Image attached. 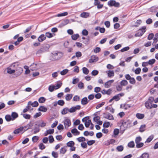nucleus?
Returning <instances> with one entry per match:
<instances>
[{"label": "nucleus", "mask_w": 158, "mask_h": 158, "mask_svg": "<svg viewBox=\"0 0 158 158\" xmlns=\"http://www.w3.org/2000/svg\"><path fill=\"white\" fill-rule=\"evenodd\" d=\"M49 45H46L43 47L40 48L36 52L37 55H40L43 52L48 51L49 48Z\"/></svg>", "instance_id": "nucleus-1"}, {"label": "nucleus", "mask_w": 158, "mask_h": 158, "mask_svg": "<svg viewBox=\"0 0 158 158\" xmlns=\"http://www.w3.org/2000/svg\"><path fill=\"white\" fill-rule=\"evenodd\" d=\"M107 4L110 7L114 6L115 7H118L120 6V3L118 2H116L114 0H110L108 2Z\"/></svg>", "instance_id": "nucleus-2"}, {"label": "nucleus", "mask_w": 158, "mask_h": 158, "mask_svg": "<svg viewBox=\"0 0 158 158\" xmlns=\"http://www.w3.org/2000/svg\"><path fill=\"white\" fill-rule=\"evenodd\" d=\"M81 106L80 105H77L75 106H73L69 109V112L72 113L75 112L77 110L80 109Z\"/></svg>", "instance_id": "nucleus-3"}, {"label": "nucleus", "mask_w": 158, "mask_h": 158, "mask_svg": "<svg viewBox=\"0 0 158 158\" xmlns=\"http://www.w3.org/2000/svg\"><path fill=\"white\" fill-rule=\"evenodd\" d=\"M142 29L144 30V31L142 32H140V31H139L137 33L135 34V37L141 36L146 31V27H142L141 28V30Z\"/></svg>", "instance_id": "nucleus-4"}, {"label": "nucleus", "mask_w": 158, "mask_h": 158, "mask_svg": "<svg viewBox=\"0 0 158 158\" xmlns=\"http://www.w3.org/2000/svg\"><path fill=\"white\" fill-rule=\"evenodd\" d=\"M15 70L16 72V74L17 76L20 75L23 71V68L18 66L16 67V69Z\"/></svg>", "instance_id": "nucleus-5"}, {"label": "nucleus", "mask_w": 158, "mask_h": 158, "mask_svg": "<svg viewBox=\"0 0 158 158\" xmlns=\"http://www.w3.org/2000/svg\"><path fill=\"white\" fill-rule=\"evenodd\" d=\"M103 117L105 118H106L109 120H113L114 119V118L112 115L110 113L107 114L104 113Z\"/></svg>", "instance_id": "nucleus-6"}, {"label": "nucleus", "mask_w": 158, "mask_h": 158, "mask_svg": "<svg viewBox=\"0 0 158 158\" xmlns=\"http://www.w3.org/2000/svg\"><path fill=\"white\" fill-rule=\"evenodd\" d=\"M64 125L65 128H68L71 125V121L69 119H66L64 121Z\"/></svg>", "instance_id": "nucleus-7"}, {"label": "nucleus", "mask_w": 158, "mask_h": 158, "mask_svg": "<svg viewBox=\"0 0 158 158\" xmlns=\"http://www.w3.org/2000/svg\"><path fill=\"white\" fill-rule=\"evenodd\" d=\"M46 37L44 34L41 35L38 38V40L40 42H41L45 40Z\"/></svg>", "instance_id": "nucleus-8"}, {"label": "nucleus", "mask_w": 158, "mask_h": 158, "mask_svg": "<svg viewBox=\"0 0 158 158\" xmlns=\"http://www.w3.org/2000/svg\"><path fill=\"white\" fill-rule=\"evenodd\" d=\"M28 105H31L33 107H36L39 105V103L36 101H35L33 102H32L31 101H29L28 103Z\"/></svg>", "instance_id": "nucleus-9"}, {"label": "nucleus", "mask_w": 158, "mask_h": 158, "mask_svg": "<svg viewBox=\"0 0 158 158\" xmlns=\"http://www.w3.org/2000/svg\"><path fill=\"white\" fill-rule=\"evenodd\" d=\"M33 125V124L31 123V122L27 124L26 126H24L23 127V129L24 131H25L31 128Z\"/></svg>", "instance_id": "nucleus-10"}, {"label": "nucleus", "mask_w": 158, "mask_h": 158, "mask_svg": "<svg viewBox=\"0 0 158 158\" xmlns=\"http://www.w3.org/2000/svg\"><path fill=\"white\" fill-rule=\"evenodd\" d=\"M114 81V80H113L108 81L105 83V87L106 88L110 87L111 84Z\"/></svg>", "instance_id": "nucleus-11"}, {"label": "nucleus", "mask_w": 158, "mask_h": 158, "mask_svg": "<svg viewBox=\"0 0 158 158\" xmlns=\"http://www.w3.org/2000/svg\"><path fill=\"white\" fill-rule=\"evenodd\" d=\"M23 129V127H21L15 130L13 132L15 134H17L22 131Z\"/></svg>", "instance_id": "nucleus-12"}, {"label": "nucleus", "mask_w": 158, "mask_h": 158, "mask_svg": "<svg viewBox=\"0 0 158 158\" xmlns=\"http://www.w3.org/2000/svg\"><path fill=\"white\" fill-rule=\"evenodd\" d=\"M56 83V84L54 85L55 87V89H57L60 88L62 85V82L60 81H57Z\"/></svg>", "instance_id": "nucleus-13"}, {"label": "nucleus", "mask_w": 158, "mask_h": 158, "mask_svg": "<svg viewBox=\"0 0 158 158\" xmlns=\"http://www.w3.org/2000/svg\"><path fill=\"white\" fill-rule=\"evenodd\" d=\"M12 120L13 121L18 117V114L15 112H12L11 114Z\"/></svg>", "instance_id": "nucleus-14"}, {"label": "nucleus", "mask_w": 158, "mask_h": 158, "mask_svg": "<svg viewBox=\"0 0 158 158\" xmlns=\"http://www.w3.org/2000/svg\"><path fill=\"white\" fill-rule=\"evenodd\" d=\"M39 111L43 112H46L47 110V109L46 107L43 106H40L38 109Z\"/></svg>", "instance_id": "nucleus-15"}, {"label": "nucleus", "mask_w": 158, "mask_h": 158, "mask_svg": "<svg viewBox=\"0 0 158 158\" xmlns=\"http://www.w3.org/2000/svg\"><path fill=\"white\" fill-rule=\"evenodd\" d=\"M88 103V99L86 97H84L81 99V103L82 105H86Z\"/></svg>", "instance_id": "nucleus-16"}, {"label": "nucleus", "mask_w": 158, "mask_h": 158, "mask_svg": "<svg viewBox=\"0 0 158 158\" xmlns=\"http://www.w3.org/2000/svg\"><path fill=\"white\" fill-rule=\"evenodd\" d=\"M106 73L108 74V76L109 77H113L114 76V73L113 71H107Z\"/></svg>", "instance_id": "nucleus-17"}, {"label": "nucleus", "mask_w": 158, "mask_h": 158, "mask_svg": "<svg viewBox=\"0 0 158 158\" xmlns=\"http://www.w3.org/2000/svg\"><path fill=\"white\" fill-rule=\"evenodd\" d=\"M71 132L75 135H78L80 134V132L77 131L76 128H74L72 130Z\"/></svg>", "instance_id": "nucleus-18"}, {"label": "nucleus", "mask_w": 158, "mask_h": 158, "mask_svg": "<svg viewBox=\"0 0 158 158\" xmlns=\"http://www.w3.org/2000/svg\"><path fill=\"white\" fill-rule=\"evenodd\" d=\"M35 127L34 129V134H36L40 131V129H39L40 125H37V124H35Z\"/></svg>", "instance_id": "nucleus-19"}, {"label": "nucleus", "mask_w": 158, "mask_h": 158, "mask_svg": "<svg viewBox=\"0 0 158 158\" xmlns=\"http://www.w3.org/2000/svg\"><path fill=\"white\" fill-rule=\"evenodd\" d=\"M68 112H69V109L68 107H65L61 111V114L64 115L68 113Z\"/></svg>", "instance_id": "nucleus-20"}, {"label": "nucleus", "mask_w": 158, "mask_h": 158, "mask_svg": "<svg viewBox=\"0 0 158 158\" xmlns=\"http://www.w3.org/2000/svg\"><path fill=\"white\" fill-rule=\"evenodd\" d=\"M98 60V58L94 56H92L91 58L89 60V62L90 63H93L95 61H97Z\"/></svg>", "instance_id": "nucleus-21"}, {"label": "nucleus", "mask_w": 158, "mask_h": 158, "mask_svg": "<svg viewBox=\"0 0 158 158\" xmlns=\"http://www.w3.org/2000/svg\"><path fill=\"white\" fill-rule=\"evenodd\" d=\"M7 73H8L11 74L14 73L15 72V69H12L11 68L8 67L7 68Z\"/></svg>", "instance_id": "nucleus-22"}, {"label": "nucleus", "mask_w": 158, "mask_h": 158, "mask_svg": "<svg viewBox=\"0 0 158 158\" xmlns=\"http://www.w3.org/2000/svg\"><path fill=\"white\" fill-rule=\"evenodd\" d=\"M111 90L109 89L107 90L103 89L102 91H101V92L103 94H107L109 95L111 93Z\"/></svg>", "instance_id": "nucleus-23"}, {"label": "nucleus", "mask_w": 158, "mask_h": 158, "mask_svg": "<svg viewBox=\"0 0 158 158\" xmlns=\"http://www.w3.org/2000/svg\"><path fill=\"white\" fill-rule=\"evenodd\" d=\"M55 34L53 33V34L49 32H47L45 33V36L48 38H51L55 35Z\"/></svg>", "instance_id": "nucleus-24"}, {"label": "nucleus", "mask_w": 158, "mask_h": 158, "mask_svg": "<svg viewBox=\"0 0 158 158\" xmlns=\"http://www.w3.org/2000/svg\"><path fill=\"white\" fill-rule=\"evenodd\" d=\"M73 96L72 94H67L65 97V99L67 101L70 100L72 99Z\"/></svg>", "instance_id": "nucleus-25"}, {"label": "nucleus", "mask_w": 158, "mask_h": 158, "mask_svg": "<svg viewBox=\"0 0 158 158\" xmlns=\"http://www.w3.org/2000/svg\"><path fill=\"white\" fill-rule=\"evenodd\" d=\"M137 118L139 119H143L144 117V115L143 114L138 113L136 114Z\"/></svg>", "instance_id": "nucleus-26"}, {"label": "nucleus", "mask_w": 158, "mask_h": 158, "mask_svg": "<svg viewBox=\"0 0 158 158\" xmlns=\"http://www.w3.org/2000/svg\"><path fill=\"white\" fill-rule=\"evenodd\" d=\"M75 143L73 141H70L68 142L67 144V146L69 147H72L74 145Z\"/></svg>", "instance_id": "nucleus-27"}, {"label": "nucleus", "mask_w": 158, "mask_h": 158, "mask_svg": "<svg viewBox=\"0 0 158 158\" xmlns=\"http://www.w3.org/2000/svg\"><path fill=\"white\" fill-rule=\"evenodd\" d=\"M79 35L78 34L73 35L71 36V38L72 40H76L79 37Z\"/></svg>", "instance_id": "nucleus-28"}, {"label": "nucleus", "mask_w": 158, "mask_h": 158, "mask_svg": "<svg viewBox=\"0 0 158 158\" xmlns=\"http://www.w3.org/2000/svg\"><path fill=\"white\" fill-rule=\"evenodd\" d=\"M37 64H36L33 63L32 64L30 65L31 69L32 71L36 70L37 69L36 67Z\"/></svg>", "instance_id": "nucleus-29"}, {"label": "nucleus", "mask_w": 158, "mask_h": 158, "mask_svg": "<svg viewBox=\"0 0 158 158\" xmlns=\"http://www.w3.org/2000/svg\"><path fill=\"white\" fill-rule=\"evenodd\" d=\"M89 14L87 12H83L81 14V16L85 18H87L89 16Z\"/></svg>", "instance_id": "nucleus-30"}, {"label": "nucleus", "mask_w": 158, "mask_h": 158, "mask_svg": "<svg viewBox=\"0 0 158 158\" xmlns=\"http://www.w3.org/2000/svg\"><path fill=\"white\" fill-rule=\"evenodd\" d=\"M145 125H141L139 128V131L140 132H143L145 130L146 128Z\"/></svg>", "instance_id": "nucleus-31"}, {"label": "nucleus", "mask_w": 158, "mask_h": 158, "mask_svg": "<svg viewBox=\"0 0 158 158\" xmlns=\"http://www.w3.org/2000/svg\"><path fill=\"white\" fill-rule=\"evenodd\" d=\"M128 84L127 81L125 80H124L121 81L120 84L122 86H126Z\"/></svg>", "instance_id": "nucleus-32"}, {"label": "nucleus", "mask_w": 158, "mask_h": 158, "mask_svg": "<svg viewBox=\"0 0 158 158\" xmlns=\"http://www.w3.org/2000/svg\"><path fill=\"white\" fill-rule=\"evenodd\" d=\"M69 19H66L64 20L62 23H61V25L62 26H64L69 23Z\"/></svg>", "instance_id": "nucleus-33"}, {"label": "nucleus", "mask_w": 158, "mask_h": 158, "mask_svg": "<svg viewBox=\"0 0 158 158\" xmlns=\"http://www.w3.org/2000/svg\"><path fill=\"white\" fill-rule=\"evenodd\" d=\"M82 71L83 73L86 74L87 75L89 73V70L86 67H84L82 68Z\"/></svg>", "instance_id": "nucleus-34"}, {"label": "nucleus", "mask_w": 158, "mask_h": 158, "mask_svg": "<svg viewBox=\"0 0 158 158\" xmlns=\"http://www.w3.org/2000/svg\"><path fill=\"white\" fill-rule=\"evenodd\" d=\"M128 147L130 148H134L135 146V143L133 141H131L129 142L127 144Z\"/></svg>", "instance_id": "nucleus-35"}, {"label": "nucleus", "mask_w": 158, "mask_h": 158, "mask_svg": "<svg viewBox=\"0 0 158 158\" xmlns=\"http://www.w3.org/2000/svg\"><path fill=\"white\" fill-rule=\"evenodd\" d=\"M153 138L154 135H152L148 138L147 139L145 142L149 143L152 140Z\"/></svg>", "instance_id": "nucleus-36"}, {"label": "nucleus", "mask_w": 158, "mask_h": 158, "mask_svg": "<svg viewBox=\"0 0 158 158\" xmlns=\"http://www.w3.org/2000/svg\"><path fill=\"white\" fill-rule=\"evenodd\" d=\"M124 149V147L122 145H120L116 147V149L118 152L122 151Z\"/></svg>", "instance_id": "nucleus-37"}, {"label": "nucleus", "mask_w": 158, "mask_h": 158, "mask_svg": "<svg viewBox=\"0 0 158 158\" xmlns=\"http://www.w3.org/2000/svg\"><path fill=\"white\" fill-rule=\"evenodd\" d=\"M91 123V120L90 119L88 120V121H86L85 123V127H88Z\"/></svg>", "instance_id": "nucleus-38"}, {"label": "nucleus", "mask_w": 158, "mask_h": 158, "mask_svg": "<svg viewBox=\"0 0 158 158\" xmlns=\"http://www.w3.org/2000/svg\"><path fill=\"white\" fill-rule=\"evenodd\" d=\"M5 118L7 122L10 121L12 120V118L11 116L10 115H6L5 117Z\"/></svg>", "instance_id": "nucleus-39"}, {"label": "nucleus", "mask_w": 158, "mask_h": 158, "mask_svg": "<svg viewBox=\"0 0 158 158\" xmlns=\"http://www.w3.org/2000/svg\"><path fill=\"white\" fill-rule=\"evenodd\" d=\"M46 100L44 97H41L39 99L38 101L40 103H42L44 102Z\"/></svg>", "instance_id": "nucleus-40"}, {"label": "nucleus", "mask_w": 158, "mask_h": 158, "mask_svg": "<svg viewBox=\"0 0 158 158\" xmlns=\"http://www.w3.org/2000/svg\"><path fill=\"white\" fill-rule=\"evenodd\" d=\"M66 147H63L60 150V154H64L66 152L67 150L65 148Z\"/></svg>", "instance_id": "nucleus-41"}, {"label": "nucleus", "mask_w": 158, "mask_h": 158, "mask_svg": "<svg viewBox=\"0 0 158 158\" xmlns=\"http://www.w3.org/2000/svg\"><path fill=\"white\" fill-rule=\"evenodd\" d=\"M149 157V155L148 154L146 153L143 154L140 157V158H148Z\"/></svg>", "instance_id": "nucleus-42"}, {"label": "nucleus", "mask_w": 158, "mask_h": 158, "mask_svg": "<svg viewBox=\"0 0 158 158\" xmlns=\"http://www.w3.org/2000/svg\"><path fill=\"white\" fill-rule=\"evenodd\" d=\"M21 115H23V117L25 119H30L31 118V115L28 114H21Z\"/></svg>", "instance_id": "nucleus-43"}, {"label": "nucleus", "mask_w": 158, "mask_h": 158, "mask_svg": "<svg viewBox=\"0 0 158 158\" xmlns=\"http://www.w3.org/2000/svg\"><path fill=\"white\" fill-rule=\"evenodd\" d=\"M79 142H84L85 141V138L83 137H79L77 139Z\"/></svg>", "instance_id": "nucleus-44"}, {"label": "nucleus", "mask_w": 158, "mask_h": 158, "mask_svg": "<svg viewBox=\"0 0 158 158\" xmlns=\"http://www.w3.org/2000/svg\"><path fill=\"white\" fill-rule=\"evenodd\" d=\"M64 103L65 102L64 101L62 100H60L57 102V104L61 106H63L64 105Z\"/></svg>", "instance_id": "nucleus-45"}, {"label": "nucleus", "mask_w": 158, "mask_h": 158, "mask_svg": "<svg viewBox=\"0 0 158 158\" xmlns=\"http://www.w3.org/2000/svg\"><path fill=\"white\" fill-rule=\"evenodd\" d=\"M150 103L148 101H146L145 103V106L147 109H150L152 108V107L150 105Z\"/></svg>", "instance_id": "nucleus-46"}, {"label": "nucleus", "mask_w": 158, "mask_h": 158, "mask_svg": "<svg viewBox=\"0 0 158 158\" xmlns=\"http://www.w3.org/2000/svg\"><path fill=\"white\" fill-rule=\"evenodd\" d=\"M142 140V138L140 136L137 137L135 139V143L136 144L139 143Z\"/></svg>", "instance_id": "nucleus-47"}, {"label": "nucleus", "mask_w": 158, "mask_h": 158, "mask_svg": "<svg viewBox=\"0 0 158 158\" xmlns=\"http://www.w3.org/2000/svg\"><path fill=\"white\" fill-rule=\"evenodd\" d=\"M31 106L30 105H28L27 104V106L26 107L24 108L23 111V112L24 113L27 111L29 110L31 108Z\"/></svg>", "instance_id": "nucleus-48"}, {"label": "nucleus", "mask_w": 158, "mask_h": 158, "mask_svg": "<svg viewBox=\"0 0 158 158\" xmlns=\"http://www.w3.org/2000/svg\"><path fill=\"white\" fill-rule=\"evenodd\" d=\"M69 70L68 69H65L63 70L60 72L62 75H64L66 74L68 72Z\"/></svg>", "instance_id": "nucleus-49"}, {"label": "nucleus", "mask_w": 158, "mask_h": 158, "mask_svg": "<svg viewBox=\"0 0 158 158\" xmlns=\"http://www.w3.org/2000/svg\"><path fill=\"white\" fill-rule=\"evenodd\" d=\"M52 155L53 157L55 158H57L58 156V153L54 151L52 152Z\"/></svg>", "instance_id": "nucleus-50"}, {"label": "nucleus", "mask_w": 158, "mask_h": 158, "mask_svg": "<svg viewBox=\"0 0 158 158\" xmlns=\"http://www.w3.org/2000/svg\"><path fill=\"white\" fill-rule=\"evenodd\" d=\"M78 87L80 89H82L84 88V84L81 82H79L78 84Z\"/></svg>", "instance_id": "nucleus-51"}, {"label": "nucleus", "mask_w": 158, "mask_h": 158, "mask_svg": "<svg viewBox=\"0 0 158 158\" xmlns=\"http://www.w3.org/2000/svg\"><path fill=\"white\" fill-rule=\"evenodd\" d=\"M95 141L94 140H90L87 141V144L88 145L90 146L95 143Z\"/></svg>", "instance_id": "nucleus-52"}, {"label": "nucleus", "mask_w": 158, "mask_h": 158, "mask_svg": "<svg viewBox=\"0 0 158 158\" xmlns=\"http://www.w3.org/2000/svg\"><path fill=\"white\" fill-rule=\"evenodd\" d=\"M54 89H55V87L54 85H50L49 86L48 90L50 92H53Z\"/></svg>", "instance_id": "nucleus-53"}, {"label": "nucleus", "mask_w": 158, "mask_h": 158, "mask_svg": "<svg viewBox=\"0 0 158 158\" xmlns=\"http://www.w3.org/2000/svg\"><path fill=\"white\" fill-rule=\"evenodd\" d=\"M110 124V123L108 122H105L103 124V126L104 127L107 128L109 126Z\"/></svg>", "instance_id": "nucleus-54"}, {"label": "nucleus", "mask_w": 158, "mask_h": 158, "mask_svg": "<svg viewBox=\"0 0 158 158\" xmlns=\"http://www.w3.org/2000/svg\"><path fill=\"white\" fill-rule=\"evenodd\" d=\"M141 69L140 68H136L135 71V73L136 74H139L141 72Z\"/></svg>", "instance_id": "nucleus-55"}, {"label": "nucleus", "mask_w": 158, "mask_h": 158, "mask_svg": "<svg viewBox=\"0 0 158 158\" xmlns=\"http://www.w3.org/2000/svg\"><path fill=\"white\" fill-rule=\"evenodd\" d=\"M156 61V60L154 59H152L151 60H150L148 62V64L150 65H152L154 64Z\"/></svg>", "instance_id": "nucleus-56"}, {"label": "nucleus", "mask_w": 158, "mask_h": 158, "mask_svg": "<svg viewBox=\"0 0 158 158\" xmlns=\"http://www.w3.org/2000/svg\"><path fill=\"white\" fill-rule=\"evenodd\" d=\"M80 97L78 95H75L73 98V100L74 101H77L80 100Z\"/></svg>", "instance_id": "nucleus-57"}, {"label": "nucleus", "mask_w": 158, "mask_h": 158, "mask_svg": "<svg viewBox=\"0 0 158 158\" xmlns=\"http://www.w3.org/2000/svg\"><path fill=\"white\" fill-rule=\"evenodd\" d=\"M143 143H139L136 144V147L137 148H140L143 146Z\"/></svg>", "instance_id": "nucleus-58"}, {"label": "nucleus", "mask_w": 158, "mask_h": 158, "mask_svg": "<svg viewBox=\"0 0 158 158\" xmlns=\"http://www.w3.org/2000/svg\"><path fill=\"white\" fill-rule=\"evenodd\" d=\"M49 142L50 143H52L54 141L53 137L52 135H49L48 137Z\"/></svg>", "instance_id": "nucleus-59"}, {"label": "nucleus", "mask_w": 158, "mask_h": 158, "mask_svg": "<svg viewBox=\"0 0 158 158\" xmlns=\"http://www.w3.org/2000/svg\"><path fill=\"white\" fill-rule=\"evenodd\" d=\"M68 14V13L67 12H64L61 14H58L57 15L58 17H60L63 16H65L67 15Z\"/></svg>", "instance_id": "nucleus-60"}, {"label": "nucleus", "mask_w": 158, "mask_h": 158, "mask_svg": "<svg viewBox=\"0 0 158 158\" xmlns=\"http://www.w3.org/2000/svg\"><path fill=\"white\" fill-rule=\"evenodd\" d=\"M154 100V98L152 97H150L149 98L147 101H148V102H149L150 104H152Z\"/></svg>", "instance_id": "nucleus-61"}, {"label": "nucleus", "mask_w": 158, "mask_h": 158, "mask_svg": "<svg viewBox=\"0 0 158 158\" xmlns=\"http://www.w3.org/2000/svg\"><path fill=\"white\" fill-rule=\"evenodd\" d=\"M82 34L86 36L88 34V32L86 30L84 29L82 31Z\"/></svg>", "instance_id": "nucleus-62"}, {"label": "nucleus", "mask_w": 158, "mask_h": 158, "mask_svg": "<svg viewBox=\"0 0 158 158\" xmlns=\"http://www.w3.org/2000/svg\"><path fill=\"white\" fill-rule=\"evenodd\" d=\"M154 34L152 33H150L149 34L148 37V39L149 40H151L153 37Z\"/></svg>", "instance_id": "nucleus-63"}, {"label": "nucleus", "mask_w": 158, "mask_h": 158, "mask_svg": "<svg viewBox=\"0 0 158 158\" xmlns=\"http://www.w3.org/2000/svg\"><path fill=\"white\" fill-rule=\"evenodd\" d=\"M135 78L133 77H131V79L130 80L129 82L131 84H134L135 83Z\"/></svg>", "instance_id": "nucleus-64"}]
</instances>
